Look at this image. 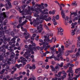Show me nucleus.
<instances>
[{
	"label": "nucleus",
	"instance_id": "nucleus-1",
	"mask_svg": "<svg viewBox=\"0 0 80 80\" xmlns=\"http://www.w3.org/2000/svg\"><path fill=\"white\" fill-rule=\"evenodd\" d=\"M43 5H44V3H42L41 5H37V6L38 7L37 8H34V11L36 12V13L34 14V15L35 17H36L37 18L36 19V20H33L34 23L33 25L35 27H37L38 25L39 24V23H42V21L40 20L39 18H38L39 15H38V14L39 12H41V14L42 15H44V14L47 15V14H48V12H47V11H48L47 9L44 10L43 11L42 10V9H44L45 8V7L43 6Z\"/></svg>",
	"mask_w": 80,
	"mask_h": 80
},
{
	"label": "nucleus",
	"instance_id": "nucleus-2",
	"mask_svg": "<svg viewBox=\"0 0 80 80\" xmlns=\"http://www.w3.org/2000/svg\"><path fill=\"white\" fill-rule=\"evenodd\" d=\"M26 7H27V5H24L22 6V11H19V12L21 13H22V15H27V14L31 15L32 12L30 11L31 10L32 11H34V9L31 7L28 6L25 9L24 8H25Z\"/></svg>",
	"mask_w": 80,
	"mask_h": 80
},
{
	"label": "nucleus",
	"instance_id": "nucleus-3",
	"mask_svg": "<svg viewBox=\"0 0 80 80\" xmlns=\"http://www.w3.org/2000/svg\"><path fill=\"white\" fill-rule=\"evenodd\" d=\"M67 72V73H69L68 74L69 77L68 80H73V78L71 77V76L73 77V71H72V68L70 67Z\"/></svg>",
	"mask_w": 80,
	"mask_h": 80
},
{
	"label": "nucleus",
	"instance_id": "nucleus-4",
	"mask_svg": "<svg viewBox=\"0 0 80 80\" xmlns=\"http://www.w3.org/2000/svg\"><path fill=\"white\" fill-rule=\"evenodd\" d=\"M28 48L29 50L28 51V52H27V53H28L31 52L32 54H34V52L33 51V50H34L35 52H37V50L36 49V48L35 47H33L32 48V46L31 45H29Z\"/></svg>",
	"mask_w": 80,
	"mask_h": 80
},
{
	"label": "nucleus",
	"instance_id": "nucleus-5",
	"mask_svg": "<svg viewBox=\"0 0 80 80\" xmlns=\"http://www.w3.org/2000/svg\"><path fill=\"white\" fill-rule=\"evenodd\" d=\"M44 40L45 42L44 44L48 45V43L49 41V37H48V35L44 36Z\"/></svg>",
	"mask_w": 80,
	"mask_h": 80
},
{
	"label": "nucleus",
	"instance_id": "nucleus-6",
	"mask_svg": "<svg viewBox=\"0 0 80 80\" xmlns=\"http://www.w3.org/2000/svg\"><path fill=\"white\" fill-rule=\"evenodd\" d=\"M73 43V42L71 41L70 39H68V41L66 42H64V44L66 46V47L68 48L70 45H72Z\"/></svg>",
	"mask_w": 80,
	"mask_h": 80
},
{
	"label": "nucleus",
	"instance_id": "nucleus-7",
	"mask_svg": "<svg viewBox=\"0 0 80 80\" xmlns=\"http://www.w3.org/2000/svg\"><path fill=\"white\" fill-rule=\"evenodd\" d=\"M31 55L30 54L28 53V52L27 53V52H26L24 54H23V56L27 58L28 60V61H31V58H29L28 57H30Z\"/></svg>",
	"mask_w": 80,
	"mask_h": 80
},
{
	"label": "nucleus",
	"instance_id": "nucleus-8",
	"mask_svg": "<svg viewBox=\"0 0 80 80\" xmlns=\"http://www.w3.org/2000/svg\"><path fill=\"white\" fill-rule=\"evenodd\" d=\"M60 54H58L57 55V58H55L54 60H58V61H59L60 60V58H60L61 60L63 59V58L62 57V55H63V53H60Z\"/></svg>",
	"mask_w": 80,
	"mask_h": 80
},
{
	"label": "nucleus",
	"instance_id": "nucleus-9",
	"mask_svg": "<svg viewBox=\"0 0 80 80\" xmlns=\"http://www.w3.org/2000/svg\"><path fill=\"white\" fill-rule=\"evenodd\" d=\"M20 59L21 60V62L23 63V65H25V64H26V62H27V61L25 59V58H24L22 57H21L20 58Z\"/></svg>",
	"mask_w": 80,
	"mask_h": 80
},
{
	"label": "nucleus",
	"instance_id": "nucleus-10",
	"mask_svg": "<svg viewBox=\"0 0 80 80\" xmlns=\"http://www.w3.org/2000/svg\"><path fill=\"white\" fill-rule=\"evenodd\" d=\"M63 31V30L62 29V28H59V30H58V35H63V33H62Z\"/></svg>",
	"mask_w": 80,
	"mask_h": 80
},
{
	"label": "nucleus",
	"instance_id": "nucleus-11",
	"mask_svg": "<svg viewBox=\"0 0 80 80\" xmlns=\"http://www.w3.org/2000/svg\"><path fill=\"white\" fill-rule=\"evenodd\" d=\"M50 67L52 70V72H54L55 73H57L58 72L57 70H55V68H54L53 66L52 65H51Z\"/></svg>",
	"mask_w": 80,
	"mask_h": 80
},
{
	"label": "nucleus",
	"instance_id": "nucleus-12",
	"mask_svg": "<svg viewBox=\"0 0 80 80\" xmlns=\"http://www.w3.org/2000/svg\"><path fill=\"white\" fill-rule=\"evenodd\" d=\"M37 30H39V33H41L42 32V31L43 30L42 28V25H40L39 27H38L37 28Z\"/></svg>",
	"mask_w": 80,
	"mask_h": 80
},
{
	"label": "nucleus",
	"instance_id": "nucleus-13",
	"mask_svg": "<svg viewBox=\"0 0 80 80\" xmlns=\"http://www.w3.org/2000/svg\"><path fill=\"white\" fill-rule=\"evenodd\" d=\"M6 14H5V13L3 12V13L1 14V16H0V18H2V20L4 19V18L6 17Z\"/></svg>",
	"mask_w": 80,
	"mask_h": 80
},
{
	"label": "nucleus",
	"instance_id": "nucleus-14",
	"mask_svg": "<svg viewBox=\"0 0 80 80\" xmlns=\"http://www.w3.org/2000/svg\"><path fill=\"white\" fill-rule=\"evenodd\" d=\"M48 16L47 15H44V16L42 15H41L40 17H39V18L41 19L42 20H45V18H47L48 17Z\"/></svg>",
	"mask_w": 80,
	"mask_h": 80
},
{
	"label": "nucleus",
	"instance_id": "nucleus-15",
	"mask_svg": "<svg viewBox=\"0 0 80 80\" xmlns=\"http://www.w3.org/2000/svg\"><path fill=\"white\" fill-rule=\"evenodd\" d=\"M71 14L70 15V17L69 18V19L71 20V19H72V15L73 16H77V12H70Z\"/></svg>",
	"mask_w": 80,
	"mask_h": 80
},
{
	"label": "nucleus",
	"instance_id": "nucleus-16",
	"mask_svg": "<svg viewBox=\"0 0 80 80\" xmlns=\"http://www.w3.org/2000/svg\"><path fill=\"white\" fill-rule=\"evenodd\" d=\"M27 22V20H25V21H24V22H23L22 24H19L17 26V28H20V26H23V25H24V24H25V23H26V22Z\"/></svg>",
	"mask_w": 80,
	"mask_h": 80
},
{
	"label": "nucleus",
	"instance_id": "nucleus-17",
	"mask_svg": "<svg viewBox=\"0 0 80 80\" xmlns=\"http://www.w3.org/2000/svg\"><path fill=\"white\" fill-rule=\"evenodd\" d=\"M61 48H59L58 49V51L59 52V53H63V50L64 46H62Z\"/></svg>",
	"mask_w": 80,
	"mask_h": 80
},
{
	"label": "nucleus",
	"instance_id": "nucleus-18",
	"mask_svg": "<svg viewBox=\"0 0 80 80\" xmlns=\"http://www.w3.org/2000/svg\"><path fill=\"white\" fill-rule=\"evenodd\" d=\"M63 10H61V15L62 16V18H63V19H65V15L63 13Z\"/></svg>",
	"mask_w": 80,
	"mask_h": 80
},
{
	"label": "nucleus",
	"instance_id": "nucleus-19",
	"mask_svg": "<svg viewBox=\"0 0 80 80\" xmlns=\"http://www.w3.org/2000/svg\"><path fill=\"white\" fill-rule=\"evenodd\" d=\"M6 0L5 3H8L9 6L10 7H12V4L10 3V1L11 0Z\"/></svg>",
	"mask_w": 80,
	"mask_h": 80
},
{
	"label": "nucleus",
	"instance_id": "nucleus-20",
	"mask_svg": "<svg viewBox=\"0 0 80 80\" xmlns=\"http://www.w3.org/2000/svg\"><path fill=\"white\" fill-rule=\"evenodd\" d=\"M62 72H63V77H62L61 78V79H62V80H63V78H66V76H67V73H65V71H62Z\"/></svg>",
	"mask_w": 80,
	"mask_h": 80
},
{
	"label": "nucleus",
	"instance_id": "nucleus-21",
	"mask_svg": "<svg viewBox=\"0 0 80 80\" xmlns=\"http://www.w3.org/2000/svg\"><path fill=\"white\" fill-rule=\"evenodd\" d=\"M51 51L52 53H54L56 52V49H54V48L52 47L50 48Z\"/></svg>",
	"mask_w": 80,
	"mask_h": 80
},
{
	"label": "nucleus",
	"instance_id": "nucleus-22",
	"mask_svg": "<svg viewBox=\"0 0 80 80\" xmlns=\"http://www.w3.org/2000/svg\"><path fill=\"white\" fill-rule=\"evenodd\" d=\"M53 38H54V42H55V41H56V38H55V37H52V38L51 40L49 39V42H50V43H51V42H53Z\"/></svg>",
	"mask_w": 80,
	"mask_h": 80
},
{
	"label": "nucleus",
	"instance_id": "nucleus-23",
	"mask_svg": "<svg viewBox=\"0 0 80 80\" xmlns=\"http://www.w3.org/2000/svg\"><path fill=\"white\" fill-rule=\"evenodd\" d=\"M35 78L33 76V75H31V77L29 78L28 80H35Z\"/></svg>",
	"mask_w": 80,
	"mask_h": 80
},
{
	"label": "nucleus",
	"instance_id": "nucleus-24",
	"mask_svg": "<svg viewBox=\"0 0 80 80\" xmlns=\"http://www.w3.org/2000/svg\"><path fill=\"white\" fill-rule=\"evenodd\" d=\"M12 4H13L14 5H15V6L18 5V1H15L13 2H12Z\"/></svg>",
	"mask_w": 80,
	"mask_h": 80
},
{
	"label": "nucleus",
	"instance_id": "nucleus-25",
	"mask_svg": "<svg viewBox=\"0 0 80 80\" xmlns=\"http://www.w3.org/2000/svg\"><path fill=\"white\" fill-rule=\"evenodd\" d=\"M76 31V29H74V31L73 30H72L71 31L72 35H75V32Z\"/></svg>",
	"mask_w": 80,
	"mask_h": 80
},
{
	"label": "nucleus",
	"instance_id": "nucleus-26",
	"mask_svg": "<svg viewBox=\"0 0 80 80\" xmlns=\"http://www.w3.org/2000/svg\"><path fill=\"white\" fill-rule=\"evenodd\" d=\"M78 20V23L80 22V16H78V17H76L74 18V20Z\"/></svg>",
	"mask_w": 80,
	"mask_h": 80
},
{
	"label": "nucleus",
	"instance_id": "nucleus-27",
	"mask_svg": "<svg viewBox=\"0 0 80 80\" xmlns=\"http://www.w3.org/2000/svg\"><path fill=\"white\" fill-rule=\"evenodd\" d=\"M22 64H20L19 65L16 64L15 65V67H17L18 68H20V67H22Z\"/></svg>",
	"mask_w": 80,
	"mask_h": 80
},
{
	"label": "nucleus",
	"instance_id": "nucleus-28",
	"mask_svg": "<svg viewBox=\"0 0 80 80\" xmlns=\"http://www.w3.org/2000/svg\"><path fill=\"white\" fill-rule=\"evenodd\" d=\"M80 71V68H78L76 69L75 70V73H79Z\"/></svg>",
	"mask_w": 80,
	"mask_h": 80
},
{
	"label": "nucleus",
	"instance_id": "nucleus-29",
	"mask_svg": "<svg viewBox=\"0 0 80 80\" xmlns=\"http://www.w3.org/2000/svg\"><path fill=\"white\" fill-rule=\"evenodd\" d=\"M55 58V56L53 55H52V56L50 57H47V59H52V58Z\"/></svg>",
	"mask_w": 80,
	"mask_h": 80
},
{
	"label": "nucleus",
	"instance_id": "nucleus-30",
	"mask_svg": "<svg viewBox=\"0 0 80 80\" xmlns=\"http://www.w3.org/2000/svg\"><path fill=\"white\" fill-rule=\"evenodd\" d=\"M51 19H52V18L49 17L48 18L45 19V21H46V22H48L49 21H50L51 20Z\"/></svg>",
	"mask_w": 80,
	"mask_h": 80
},
{
	"label": "nucleus",
	"instance_id": "nucleus-31",
	"mask_svg": "<svg viewBox=\"0 0 80 80\" xmlns=\"http://www.w3.org/2000/svg\"><path fill=\"white\" fill-rule=\"evenodd\" d=\"M37 72L38 73H42V69L39 68Z\"/></svg>",
	"mask_w": 80,
	"mask_h": 80
},
{
	"label": "nucleus",
	"instance_id": "nucleus-32",
	"mask_svg": "<svg viewBox=\"0 0 80 80\" xmlns=\"http://www.w3.org/2000/svg\"><path fill=\"white\" fill-rule=\"evenodd\" d=\"M71 57L72 58H74L77 57V55L75 54H72L71 56Z\"/></svg>",
	"mask_w": 80,
	"mask_h": 80
},
{
	"label": "nucleus",
	"instance_id": "nucleus-33",
	"mask_svg": "<svg viewBox=\"0 0 80 80\" xmlns=\"http://www.w3.org/2000/svg\"><path fill=\"white\" fill-rule=\"evenodd\" d=\"M30 32L32 33H34V32H36V29H34L31 30Z\"/></svg>",
	"mask_w": 80,
	"mask_h": 80
},
{
	"label": "nucleus",
	"instance_id": "nucleus-34",
	"mask_svg": "<svg viewBox=\"0 0 80 80\" xmlns=\"http://www.w3.org/2000/svg\"><path fill=\"white\" fill-rule=\"evenodd\" d=\"M31 43L32 44L33 47H35V46H36L35 43H33L32 41H31Z\"/></svg>",
	"mask_w": 80,
	"mask_h": 80
},
{
	"label": "nucleus",
	"instance_id": "nucleus-35",
	"mask_svg": "<svg viewBox=\"0 0 80 80\" xmlns=\"http://www.w3.org/2000/svg\"><path fill=\"white\" fill-rule=\"evenodd\" d=\"M76 3V2L75 1H74L72 3V5L73 6H75V7L77 6V3L75 4Z\"/></svg>",
	"mask_w": 80,
	"mask_h": 80
},
{
	"label": "nucleus",
	"instance_id": "nucleus-36",
	"mask_svg": "<svg viewBox=\"0 0 80 80\" xmlns=\"http://www.w3.org/2000/svg\"><path fill=\"white\" fill-rule=\"evenodd\" d=\"M30 66V64H28L25 67V69H27V68H29Z\"/></svg>",
	"mask_w": 80,
	"mask_h": 80
},
{
	"label": "nucleus",
	"instance_id": "nucleus-37",
	"mask_svg": "<svg viewBox=\"0 0 80 80\" xmlns=\"http://www.w3.org/2000/svg\"><path fill=\"white\" fill-rule=\"evenodd\" d=\"M62 73L61 72H59L58 73V77H61V74Z\"/></svg>",
	"mask_w": 80,
	"mask_h": 80
},
{
	"label": "nucleus",
	"instance_id": "nucleus-38",
	"mask_svg": "<svg viewBox=\"0 0 80 80\" xmlns=\"http://www.w3.org/2000/svg\"><path fill=\"white\" fill-rule=\"evenodd\" d=\"M45 44H44L43 45V47H42L40 48V49L41 50H43L44 48H45Z\"/></svg>",
	"mask_w": 80,
	"mask_h": 80
},
{
	"label": "nucleus",
	"instance_id": "nucleus-39",
	"mask_svg": "<svg viewBox=\"0 0 80 80\" xmlns=\"http://www.w3.org/2000/svg\"><path fill=\"white\" fill-rule=\"evenodd\" d=\"M43 64V62L42 61H40L38 62V64L39 65H42Z\"/></svg>",
	"mask_w": 80,
	"mask_h": 80
},
{
	"label": "nucleus",
	"instance_id": "nucleus-40",
	"mask_svg": "<svg viewBox=\"0 0 80 80\" xmlns=\"http://www.w3.org/2000/svg\"><path fill=\"white\" fill-rule=\"evenodd\" d=\"M67 22L68 23H72V20H68L67 21Z\"/></svg>",
	"mask_w": 80,
	"mask_h": 80
},
{
	"label": "nucleus",
	"instance_id": "nucleus-41",
	"mask_svg": "<svg viewBox=\"0 0 80 80\" xmlns=\"http://www.w3.org/2000/svg\"><path fill=\"white\" fill-rule=\"evenodd\" d=\"M8 4L7 3H6L5 5V7H6V8L7 10H8Z\"/></svg>",
	"mask_w": 80,
	"mask_h": 80
},
{
	"label": "nucleus",
	"instance_id": "nucleus-42",
	"mask_svg": "<svg viewBox=\"0 0 80 80\" xmlns=\"http://www.w3.org/2000/svg\"><path fill=\"white\" fill-rule=\"evenodd\" d=\"M68 55H69V52H68V51H66L65 53V56H68Z\"/></svg>",
	"mask_w": 80,
	"mask_h": 80
},
{
	"label": "nucleus",
	"instance_id": "nucleus-43",
	"mask_svg": "<svg viewBox=\"0 0 80 80\" xmlns=\"http://www.w3.org/2000/svg\"><path fill=\"white\" fill-rule=\"evenodd\" d=\"M55 18L56 20H58L59 19V16L58 15L56 16Z\"/></svg>",
	"mask_w": 80,
	"mask_h": 80
},
{
	"label": "nucleus",
	"instance_id": "nucleus-44",
	"mask_svg": "<svg viewBox=\"0 0 80 80\" xmlns=\"http://www.w3.org/2000/svg\"><path fill=\"white\" fill-rule=\"evenodd\" d=\"M63 20H65L66 21H68V16H67L65 19H63Z\"/></svg>",
	"mask_w": 80,
	"mask_h": 80
},
{
	"label": "nucleus",
	"instance_id": "nucleus-45",
	"mask_svg": "<svg viewBox=\"0 0 80 80\" xmlns=\"http://www.w3.org/2000/svg\"><path fill=\"white\" fill-rule=\"evenodd\" d=\"M77 45H78V46H79V47H80V41H77Z\"/></svg>",
	"mask_w": 80,
	"mask_h": 80
},
{
	"label": "nucleus",
	"instance_id": "nucleus-46",
	"mask_svg": "<svg viewBox=\"0 0 80 80\" xmlns=\"http://www.w3.org/2000/svg\"><path fill=\"white\" fill-rule=\"evenodd\" d=\"M27 0H22V4H25Z\"/></svg>",
	"mask_w": 80,
	"mask_h": 80
},
{
	"label": "nucleus",
	"instance_id": "nucleus-47",
	"mask_svg": "<svg viewBox=\"0 0 80 80\" xmlns=\"http://www.w3.org/2000/svg\"><path fill=\"white\" fill-rule=\"evenodd\" d=\"M20 7L18 6H17L16 7V9L17 10H20Z\"/></svg>",
	"mask_w": 80,
	"mask_h": 80
},
{
	"label": "nucleus",
	"instance_id": "nucleus-48",
	"mask_svg": "<svg viewBox=\"0 0 80 80\" xmlns=\"http://www.w3.org/2000/svg\"><path fill=\"white\" fill-rule=\"evenodd\" d=\"M78 65V61H77L75 63V66H77Z\"/></svg>",
	"mask_w": 80,
	"mask_h": 80
},
{
	"label": "nucleus",
	"instance_id": "nucleus-49",
	"mask_svg": "<svg viewBox=\"0 0 80 80\" xmlns=\"http://www.w3.org/2000/svg\"><path fill=\"white\" fill-rule=\"evenodd\" d=\"M14 80H16H16H20V78L19 77H18V78H14Z\"/></svg>",
	"mask_w": 80,
	"mask_h": 80
},
{
	"label": "nucleus",
	"instance_id": "nucleus-50",
	"mask_svg": "<svg viewBox=\"0 0 80 80\" xmlns=\"http://www.w3.org/2000/svg\"><path fill=\"white\" fill-rule=\"evenodd\" d=\"M52 20L54 22H55L56 20H55V16L52 17Z\"/></svg>",
	"mask_w": 80,
	"mask_h": 80
},
{
	"label": "nucleus",
	"instance_id": "nucleus-51",
	"mask_svg": "<svg viewBox=\"0 0 80 80\" xmlns=\"http://www.w3.org/2000/svg\"><path fill=\"white\" fill-rule=\"evenodd\" d=\"M32 68L33 69H35L36 67H35V64L32 65Z\"/></svg>",
	"mask_w": 80,
	"mask_h": 80
},
{
	"label": "nucleus",
	"instance_id": "nucleus-52",
	"mask_svg": "<svg viewBox=\"0 0 80 80\" xmlns=\"http://www.w3.org/2000/svg\"><path fill=\"white\" fill-rule=\"evenodd\" d=\"M5 72V70L3 69L2 70V71L1 72H0V74L1 75H2V74H3L4 73V72Z\"/></svg>",
	"mask_w": 80,
	"mask_h": 80
},
{
	"label": "nucleus",
	"instance_id": "nucleus-53",
	"mask_svg": "<svg viewBox=\"0 0 80 80\" xmlns=\"http://www.w3.org/2000/svg\"><path fill=\"white\" fill-rule=\"evenodd\" d=\"M63 62H62L60 64V67H63Z\"/></svg>",
	"mask_w": 80,
	"mask_h": 80
},
{
	"label": "nucleus",
	"instance_id": "nucleus-54",
	"mask_svg": "<svg viewBox=\"0 0 80 80\" xmlns=\"http://www.w3.org/2000/svg\"><path fill=\"white\" fill-rule=\"evenodd\" d=\"M49 67H50V66H49V65H47L46 67H45V68H46V69H48V68H49Z\"/></svg>",
	"mask_w": 80,
	"mask_h": 80
},
{
	"label": "nucleus",
	"instance_id": "nucleus-55",
	"mask_svg": "<svg viewBox=\"0 0 80 80\" xmlns=\"http://www.w3.org/2000/svg\"><path fill=\"white\" fill-rule=\"evenodd\" d=\"M76 56H79V55H80V52H77L76 53Z\"/></svg>",
	"mask_w": 80,
	"mask_h": 80
},
{
	"label": "nucleus",
	"instance_id": "nucleus-56",
	"mask_svg": "<svg viewBox=\"0 0 80 80\" xmlns=\"http://www.w3.org/2000/svg\"><path fill=\"white\" fill-rule=\"evenodd\" d=\"M45 27L46 29H47V30H49V29L48 28V26H47V25H45Z\"/></svg>",
	"mask_w": 80,
	"mask_h": 80
},
{
	"label": "nucleus",
	"instance_id": "nucleus-57",
	"mask_svg": "<svg viewBox=\"0 0 80 80\" xmlns=\"http://www.w3.org/2000/svg\"><path fill=\"white\" fill-rule=\"evenodd\" d=\"M56 12L55 10H53L52 11V15H54L55 14V12Z\"/></svg>",
	"mask_w": 80,
	"mask_h": 80
},
{
	"label": "nucleus",
	"instance_id": "nucleus-58",
	"mask_svg": "<svg viewBox=\"0 0 80 80\" xmlns=\"http://www.w3.org/2000/svg\"><path fill=\"white\" fill-rule=\"evenodd\" d=\"M38 79L39 80H43V78L42 77H39L38 78Z\"/></svg>",
	"mask_w": 80,
	"mask_h": 80
},
{
	"label": "nucleus",
	"instance_id": "nucleus-59",
	"mask_svg": "<svg viewBox=\"0 0 80 80\" xmlns=\"http://www.w3.org/2000/svg\"><path fill=\"white\" fill-rule=\"evenodd\" d=\"M55 70H57V69H59V68L58 66H56L55 67Z\"/></svg>",
	"mask_w": 80,
	"mask_h": 80
},
{
	"label": "nucleus",
	"instance_id": "nucleus-60",
	"mask_svg": "<svg viewBox=\"0 0 80 80\" xmlns=\"http://www.w3.org/2000/svg\"><path fill=\"white\" fill-rule=\"evenodd\" d=\"M12 54L11 56V57L12 58H13V57L14 56V55H15V53L13 52H12Z\"/></svg>",
	"mask_w": 80,
	"mask_h": 80
},
{
	"label": "nucleus",
	"instance_id": "nucleus-61",
	"mask_svg": "<svg viewBox=\"0 0 80 80\" xmlns=\"http://www.w3.org/2000/svg\"><path fill=\"white\" fill-rule=\"evenodd\" d=\"M45 48H46L47 49H48V48H49V47H50V45H49L48 46H45Z\"/></svg>",
	"mask_w": 80,
	"mask_h": 80
},
{
	"label": "nucleus",
	"instance_id": "nucleus-62",
	"mask_svg": "<svg viewBox=\"0 0 80 80\" xmlns=\"http://www.w3.org/2000/svg\"><path fill=\"white\" fill-rule=\"evenodd\" d=\"M53 23L54 25H57V22L55 21L53 22Z\"/></svg>",
	"mask_w": 80,
	"mask_h": 80
},
{
	"label": "nucleus",
	"instance_id": "nucleus-63",
	"mask_svg": "<svg viewBox=\"0 0 80 80\" xmlns=\"http://www.w3.org/2000/svg\"><path fill=\"white\" fill-rule=\"evenodd\" d=\"M60 5H61V7H62V6L63 7H65V5L61 3L60 4Z\"/></svg>",
	"mask_w": 80,
	"mask_h": 80
},
{
	"label": "nucleus",
	"instance_id": "nucleus-64",
	"mask_svg": "<svg viewBox=\"0 0 80 80\" xmlns=\"http://www.w3.org/2000/svg\"><path fill=\"white\" fill-rule=\"evenodd\" d=\"M36 49H37V50H40V47L39 46H37V47H36Z\"/></svg>",
	"mask_w": 80,
	"mask_h": 80
}]
</instances>
